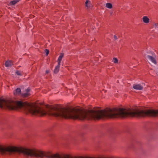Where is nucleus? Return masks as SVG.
Wrapping results in <instances>:
<instances>
[{
  "label": "nucleus",
  "instance_id": "a211bd4d",
  "mask_svg": "<svg viewBox=\"0 0 158 158\" xmlns=\"http://www.w3.org/2000/svg\"><path fill=\"white\" fill-rule=\"evenodd\" d=\"M154 26L155 27L158 28V24L156 23L154 24Z\"/></svg>",
  "mask_w": 158,
  "mask_h": 158
},
{
  "label": "nucleus",
  "instance_id": "dca6fc26",
  "mask_svg": "<svg viewBox=\"0 0 158 158\" xmlns=\"http://www.w3.org/2000/svg\"><path fill=\"white\" fill-rule=\"evenodd\" d=\"M64 56V54L63 53H61L59 56L62 58Z\"/></svg>",
  "mask_w": 158,
  "mask_h": 158
},
{
  "label": "nucleus",
  "instance_id": "0eeeda50",
  "mask_svg": "<svg viewBox=\"0 0 158 158\" xmlns=\"http://www.w3.org/2000/svg\"><path fill=\"white\" fill-rule=\"evenodd\" d=\"M19 2V0H14L11 1L10 3H9V5L10 6H13L16 3H17L18 2Z\"/></svg>",
  "mask_w": 158,
  "mask_h": 158
},
{
  "label": "nucleus",
  "instance_id": "423d86ee",
  "mask_svg": "<svg viewBox=\"0 0 158 158\" xmlns=\"http://www.w3.org/2000/svg\"><path fill=\"white\" fill-rule=\"evenodd\" d=\"M85 6L87 8L91 6V2L89 0H86L85 2Z\"/></svg>",
  "mask_w": 158,
  "mask_h": 158
},
{
  "label": "nucleus",
  "instance_id": "f3484780",
  "mask_svg": "<svg viewBox=\"0 0 158 158\" xmlns=\"http://www.w3.org/2000/svg\"><path fill=\"white\" fill-rule=\"evenodd\" d=\"M64 56V54L63 53H61L59 56L62 58Z\"/></svg>",
  "mask_w": 158,
  "mask_h": 158
},
{
  "label": "nucleus",
  "instance_id": "6e6552de",
  "mask_svg": "<svg viewBox=\"0 0 158 158\" xmlns=\"http://www.w3.org/2000/svg\"><path fill=\"white\" fill-rule=\"evenodd\" d=\"M60 65V64H58V65L56 67L54 71V73H57L58 72L59 69Z\"/></svg>",
  "mask_w": 158,
  "mask_h": 158
},
{
  "label": "nucleus",
  "instance_id": "20e7f679",
  "mask_svg": "<svg viewBox=\"0 0 158 158\" xmlns=\"http://www.w3.org/2000/svg\"><path fill=\"white\" fill-rule=\"evenodd\" d=\"M30 89L28 88L25 91V92L22 94V95L24 97H27L29 96L30 95Z\"/></svg>",
  "mask_w": 158,
  "mask_h": 158
},
{
  "label": "nucleus",
  "instance_id": "1a4fd4ad",
  "mask_svg": "<svg viewBox=\"0 0 158 158\" xmlns=\"http://www.w3.org/2000/svg\"><path fill=\"white\" fill-rule=\"evenodd\" d=\"M21 92V89L19 88H17L16 90L14 92V94L18 95Z\"/></svg>",
  "mask_w": 158,
  "mask_h": 158
},
{
  "label": "nucleus",
  "instance_id": "aec40b11",
  "mask_svg": "<svg viewBox=\"0 0 158 158\" xmlns=\"http://www.w3.org/2000/svg\"><path fill=\"white\" fill-rule=\"evenodd\" d=\"M143 21L145 23H148L149 22V20H143Z\"/></svg>",
  "mask_w": 158,
  "mask_h": 158
},
{
  "label": "nucleus",
  "instance_id": "ddd939ff",
  "mask_svg": "<svg viewBox=\"0 0 158 158\" xmlns=\"http://www.w3.org/2000/svg\"><path fill=\"white\" fill-rule=\"evenodd\" d=\"M62 59V58L60 57L59 56L58 57V64H60L61 61V60Z\"/></svg>",
  "mask_w": 158,
  "mask_h": 158
},
{
  "label": "nucleus",
  "instance_id": "f03ea898",
  "mask_svg": "<svg viewBox=\"0 0 158 158\" xmlns=\"http://www.w3.org/2000/svg\"><path fill=\"white\" fill-rule=\"evenodd\" d=\"M158 115V110H146V116L155 117Z\"/></svg>",
  "mask_w": 158,
  "mask_h": 158
},
{
  "label": "nucleus",
  "instance_id": "6ab92c4d",
  "mask_svg": "<svg viewBox=\"0 0 158 158\" xmlns=\"http://www.w3.org/2000/svg\"><path fill=\"white\" fill-rule=\"evenodd\" d=\"M114 40H116L118 39V37L116 35H114Z\"/></svg>",
  "mask_w": 158,
  "mask_h": 158
},
{
  "label": "nucleus",
  "instance_id": "7ed1b4c3",
  "mask_svg": "<svg viewBox=\"0 0 158 158\" xmlns=\"http://www.w3.org/2000/svg\"><path fill=\"white\" fill-rule=\"evenodd\" d=\"M143 84H135L133 85V88L137 90H142L143 87Z\"/></svg>",
  "mask_w": 158,
  "mask_h": 158
},
{
  "label": "nucleus",
  "instance_id": "412c9836",
  "mask_svg": "<svg viewBox=\"0 0 158 158\" xmlns=\"http://www.w3.org/2000/svg\"><path fill=\"white\" fill-rule=\"evenodd\" d=\"M49 70H46V74L48 73H49Z\"/></svg>",
  "mask_w": 158,
  "mask_h": 158
},
{
  "label": "nucleus",
  "instance_id": "f8f14e48",
  "mask_svg": "<svg viewBox=\"0 0 158 158\" xmlns=\"http://www.w3.org/2000/svg\"><path fill=\"white\" fill-rule=\"evenodd\" d=\"M16 73L18 75L21 76L23 75V73L22 72L17 71L16 72Z\"/></svg>",
  "mask_w": 158,
  "mask_h": 158
},
{
  "label": "nucleus",
  "instance_id": "f257e3e1",
  "mask_svg": "<svg viewBox=\"0 0 158 158\" xmlns=\"http://www.w3.org/2000/svg\"><path fill=\"white\" fill-rule=\"evenodd\" d=\"M147 54H145L144 56L145 58H148L152 63L156 64V56L153 52L149 51L147 52Z\"/></svg>",
  "mask_w": 158,
  "mask_h": 158
},
{
  "label": "nucleus",
  "instance_id": "2eb2a0df",
  "mask_svg": "<svg viewBox=\"0 0 158 158\" xmlns=\"http://www.w3.org/2000/svg\"><path fill=\"white\" fill-rule=\"evenodd\" d=\"M45 52L46 53V54L47 55H48L49 53V50L48 49H45Z\"/></svg>",
  "mask_w": 158,
  "mask_h": 158
},
{
  "label": "nucleus",
  "instance_id": "4468645a",
  "mask_svg": "<svg viewBox=\"0 0 158 158\" xmlns=\"http://www.w3.org/2000/svg\"><path fill=\"white\" fill-rule=\"evenodd\" d=\"M143 20H149V19L148 18L147 16H144L143 17Z\"/></svg>",
  "mask_w": 158,
  "mask_h": 158
},
{
  "label": "nucleus",
  "instance_id": "39448f33",
  "mask_svg": "<svg viewBox=\"0 0 158 158\" xmlns=\"http://www.w3.org/2000/svg\"><path fill=\"white\" fill-rule=\"evenodd\" d=\"M13 64V63L10 60L6 61L5 63V65L6 67H11Z\"/></svg>",
  "mask_w": 158,
  "mask_h": 158
},
{
  "label": "nucleus",
  "instance_id": "9d476101",
  "mask_svg": "<svg viewBox=\"0 0 158 158\" xmlns=\"http://www.w3.org/2000/svg\"><path fill=\"white\" fill-rule=\"evenodd\" d=\"M106 6L108 8L111 9L112 7V5L110 3H107L106 4Z\"/></svg>",
  "mask_w": 158,
  "mask_h": 158
},
{
  "label": "nucleus",
  "instance_id": "9b49d317",
  "mask_svg": "<svg viewBox=\"0 0 158 158\" xmlns=\"http://www.w3.org/2000/svg\"><path fill=\"white\" fill-rule=\"evenodd\" d=\"M112 61L114 63H117L118 62V59L116 58H114Z\"/></svg>",
  "mask_w": 158,
  "mask_h": 158
}]
</instances>
